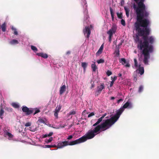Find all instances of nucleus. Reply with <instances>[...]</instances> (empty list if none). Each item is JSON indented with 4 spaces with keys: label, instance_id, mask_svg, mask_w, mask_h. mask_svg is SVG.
<instances>
[{
    "label": "nucleus",
    "instance_id": "1",
    "mask_svg": "<svg viewBox=\"0 0 159 159\" xmlns=\"http://www.w3.org/2000/svg\"><path fill=\"white\" fill-rule=\"evenodd\" d=\"M145 0H134L138 5L137 7L135 4L133 5L137 15L136 21L134 26L138 35L142 37V39H140L137 36L136 40L138 42V47H154L155 38L152 36H148L150 29L148 27L150 25V22L148 19L144 18L148 17L149 14V12L146 10Z\"/></svg>",
    "mask_w": 159,
    "mask_h": 159
},
{
    "label": "nucleus",
    "instance_id": "2",
    "mask_svg": "<svg viewBox=\"0 0 159 159\" xmlns=\"http://www.w3.org/2000/svg\"><path fill=\"white\" fill-rule=\"evenodd\" d=\"M108 129L103 122L93 129L89 130L86 134L74 141L69 142L65 141L58 144L59 148H64L67 146H72L85 142L88 139L93 138L96 135Z\"/></svg>",
    "mask_w": 159,
    "mask_h": 159
},
{
    "label": "nucleus",
    "instance_id": "3",
    "mask_svg": "<svg viewBox=\"0 0 159 159\" xmlns=\"http://www.w3.org/2000/svg\"><path fill=\"white\" fill-rule=\"evenodd\" d=\"M124 111L122 108H120L116 111V114L109 119L105 120L103 122L108 129L109 128L115 123L120 117V115Z\"/></svg>",
    "mask_w": 159,
    "mask_h": 159
},
{
    "label": "nucleus",
    "instance_id": "4",
    "mask_svg": "<svg viewBox=\"0 0 159 159\" xmlns=\"http://www.w3.org/2000/svg\"><path fill=\"white\" fill-rule=\"evenodd\" d=\"M116 27L115 26L113 25L112 26L111 29L107 32V34H108L109 35L108 39L109 41L110 42H111V38L113 36V34H115L116 33Z\"/></svg>",
    "mask_w": 159,
    "mask_h": 159
},
{
    "label": "nucleus",
    "instance_id": "5",
    "mask_svg": "<svg viewBox=\"0 0 159 159\" xmlns=\"http://www.w3.org/2000/svg\"><path fill=\"white\" fill-rule=\"evenodd\" d=\"M22 110L23 112L26 113V115H29L32 114L34 112V110L33 108H29L26 106H23Z\"/></svg>",
    "mask_w": 159,
    "mask_h": 159
},
{
    "label": "nucleus",
    "instance_id": "6",
    "mask_svg": "<svg viewBox=\"0 0 159 159\" xmlns=\"http://www.w3.org/2000/svg\"><path fill=\"white\" fill-rule=\"evenodd\" d=\"M105 88L104 84L103 83H102L99 86H98L97 87V89L95 91V96H98L100 94L103 89Z\"/></svg>",
    "mask_w": 159,
    "mask_h": 159
},
{
    "label": "nucleus",
    "instance_id": "7",
    "mask_svg": "<svg viewBox=\"0 0 159 159\" xmlns=\"http://www.w3.org/2000/svg\"><path fill=\"white\" fill-rule=\"evenodd\" d=\"M83 32L84 35L87 34L86 38H89L91 34V30L89 27L88 26H86L85 29L84 30Z\"/></svg>",
    "mask_w": 159,
    "mask_h": 159
},
{
    "label": "nucleus",
    "instance_id": "8",
    "mask_svg": "<svg viewBox=\"0 0 159 159\" xmlns=\"http://www.w3.org/2000/svg\"><path fill=\"white\" fill-rule=\"evenodd\" d=\"M132 107V104L130 102H129V100L125 103L123 106L122 107H121V108H122L123 110H124V109L127 108L128 107L129 108H131Z\"/></svg>",
    "mask_w": 159,
    "mask_h": 159
},
{
    "label": "nucleus",
    "instance_id": "9",
    "mask_svg": "<svg viewBox=\"0 0 159 159\" xmlns=\"http://www.w3.org/2000/svg\"><path fill=\"white\" fill-rule=\"evenodd\" d=\"M139 69L136 71H138V73L140 74V75H143L144 73V69L143 67L140 66V65L139 66Z\"/></svg>",
    "mask_w": 159,
    "mask_h": 159
},
{
    "label": "nucleus",
    "instance_id": "10",
    "mask_svg": "<svg viewBox=\"0 0 159 159\" xmlns=\"http://www.w3.org/2000/svg\"><path fill=\"white\" fill-rule=\"evenodd\" d=\"M66 90V86L65 85H62L60 88L59 93L60 95H62Z\"/></svg>",
    "mask_w": 159,
    "mask_h": 159
},
{
    "label": "nucleus",
    "instance_id": "11",
    "mask_svg": "<svg viewBox=\"0 0 159 159\" xmlns=\"http://www.w3.org/2000/svg\"><path fill=\"white\" fill-rule=\"evenodd\" d=\"M36 55L42 57L46 59L48 57V55L46 53H44L42 52L37 53Z\"/></svg>",
    "mask_w": 159,
    "mask_h": 159
},
{
    "label": "nucleus",
    "instance_id": "12",
    "mask_svg": "<svg viewBox=\"0 0 159 159\" xmlns=\"http://www.w3.org/2000/svg\"><path fill=\"white\" fill-rule=\"evenodd\" d=\"M63 142V141L60 142L58 143L57 144V146L55 145H45V148H57H57H59L58 147L59 146H58V144L59 143H60L62 142Z\"/></svg>",
    "mask_w": 159,
    "mask_h": 159
},
{
    "label": "nucleus",
    "instance_id": "13",
    "mask_svg": "<svg viewBox=\"0 0 159 159\" xmlns=\"http://www.w3.org/2000/svg\"><path fill=\"white\" fill-rule=\"evenodd\" d=\"M103 44H102L101 46L100 47V48L99 49V50H98V51L96 53V55L97 56H98L100 54H101V53L102 52V50L103 49Z\"/></svg>",
    "mask_w": 159,
    "mask_h": 159
},
{
    "label": "nucleus",
    "instance_id": "14",
    "mask_svg": "<svg viewBox=\"0 0 159 159\" xmlns=\"http://www.w3.org/2000/svg\"><path fill=\"white\" fill-rule=\"evenodd\" d=\"M91 67L92 71L93 72L96 71V70L98 68L97 66L96 65L95 62H94V63L91 64Z\"/></svg>",
    "mask_w": 159,
    "mask_h": 159
},
{
    "label": "nucleus",
    "instance_id": "15",
    "mask_svg": "<svg viewBox=\"0 0 159 159\" xmlns=\"http://www.w3.org/2000/svg\"><path fill=\"white\" fill-rule=\"evenodd\" d=\"M117 77L116 76H115L113 78L111 77V79L112 80L110 84V87H111L113 86L114 81L117 79Z\"/></svg>",
    "mask_w": 159,
    "mask_h": 159
},
{
    "label": "nucleus",
    "instance_id": "16",
    "mask_svg": "<svg viewBox=\"0 0 159 159\" xmlns=\"http://www.w3.org/2000/svg\"><path fill=\"white\" fill-rule=\"evenodd\" d=\"M5 134L8 136L9 138H12L13 136L11 133L7 132L6 129L4 130Z\"/></svg>",
    "mask_w": 159,
    "mask_h": 159
},
{
    "label": "nucleus",
    "instance_id": "17",
    "mask_svg": "<svg viewBox=\"0 0 159 159\" xmlns=\"http://www.w3.org/2000/svg\"><path fill=\"white\" fill-rule=\"evenodd\" d=\"M102 121V120H101V119H100V118H99L98 119V121L97 122H96L95 123H94L93 125V126H94L95 127L96 126H97L98 125H99V124L101 123V122Z\"/></svg>",
    "mask_w": 159,
    "mask_h": 159
},
{
    "label": "nucleus",
    "instance_id": "18",
    "mask_svg": "<svg viewBox=\"0 0 159 159\" xmlns=\"http://www.w3.org/2000/svg\"><path fill=\"white\" fill-rule=\"evenodd\" d=\"M110 11L111 13V16L112 20L113 21L114 20V13L113 12L112 9L111 7H110Z\"/></svg>",
    "mask_w": 159,
    "mask_h": 159
},
{
    "label": "nucleus",
    "instance_id": "19",
    "mask_svg": "<svg viewBox=\"0 0 159 159\" xmlns=\"http://www.w3.org/2000/svg\"><path fill=\"white\" fill-rule=\"evenodd\" d=\"M124 9L125 11L126 16H127V17H129V12L130 11L129 9L126 7H125Z\"/></svg>",
    "mask_w": 159,
    "mask_h": 159
},
{
    "label": "nucleus",
    "instance_id": "20",
    "mask_svg": "<svg viewBox=\"0 0 159 159\" xmlns=\"http://www.w3.org/2000/svg\"><path fill=\"white\" fill-rule=\"evenodd\" d=\"M18 41L16 39H13L10 42V43L12 45L18 44Z\"/></svg>",
    "mask_w": 159,
    "mask_h": 159
},
{
    "label": "nucleus",
    "instance_id": "21",
    "mask_svg": "<svg viewBox=\"0 0 159 159\" xmlns=\"http://www.w3.org/2000/svg\"><path fill=\"white\" fill-rule=\"evenodd\" d=\"M119 62L123 65L126 63L125 59L124 58H122L120 59Z\"/></svg>",
    "mask_w": 159,
    "mask_h": 159
},
{
    "label": "nucleus",
    "instance_id": "22",
    "mask_svg": "<svg viewBox=\"0 0 159 159\" xmlns=\"http://www.w3.org/2000/svg\"><path fill=\"white\" fill-rule=\"evenodd\" d=\"M53 134V133L52 132H51L49 133L48 134H45L43 135V138H45L47 137H50L52 136Z\"/></svg>",
    "mask_w": 159,
    "mask_h": 159
},
{
    "label": "nucleus",
    "instance_id": "23",
    "mask_svg": "<svg viewBox=\"0 0 159 159\" xmlns=\"http://www.w3.org/2000/svg\"><path fill=\"white\" fill-rule=\"evenodd\" d=\"M6 25L5 23L1 25L2 30L3 32H5L6 31Z\"/></svg>",
    "mask_w": 159,
    "mask_h": 159
},
{
    "label": "nucleus",
    "instance_id": "24",
    "mask_svg": "<svg viewBox=\"0 0 159 159\" xmlns=\"http://www.w3.org/2000/svg\"><path fill=\"white\" fill-rule=\"evenodd\" d=\"M61 108V106L59 104L57 106L55 109V111L59 112Z\"/></svg>",
    "mask_w": 159,
    "mask_h": 159
},
{
    "label": "nucleus",
    "instance_id": "25",
    "mask_svg": "<svg viewBox=\"0 0 159 159\" xmlns=\"http://www.w3.org/2000/svg\"><path fill=\"white\" fill-rule=\"evenodd\" d=\"M4 113V111L2 108H1L0 110V117L1 119H2L3 117H2V116Z\"/></svg>",
    "mask_w": 159,
    "mask_h": 159
},
{
    "label": "nucleus",
    "instance_id": "26",
    "mask_svg": "<svg viewBox=\"0 0 159 159\" xmlns=\"http://www.w3.org/2000/svg\"><path fill=\"white\" fill-rule=\"evenodd\" d=\"M31 49L35 52H36L38 51L37 48L35 46H34L33 45H31Z\"/></svg>",
    "mask_w": 159,
    "mask_h": 159
},
{
    "label": "nucleus",
    "instance_id": "27",
    "mask_svg": "<svg viewBox=\"0 0 159 159\" xmlns=\"http://www.w3.org/2000/svg\"><path fill=\"white\" fill-rule=\"evenodd\" d=\"M11 29H12V30L14 31V34L16 35H18V32H17L16 31V29L14 28V27L13 26H12L11 28Z\"/></svg>",
    "mask_w": 159,
    "mask_h": 159
},
{
    "label": "nucleus",
    "instance_id": "28",
    "mask_svg": "<svg viewBox=\"0 0 159 159\" xmlns=\"http://www.w3.org/2000/svg\"><path fill=\"white\" fill-rule=\"evenodd\" d=\"M97 62L98 64L103 63L104 62V60L102 59H100L99 60H97Z\"/></svg>",
    "mask_w": 159,
    "mask_h": 159
},
{
    "label": "nucleus",
    "instance_id": "29",
    "mask_svg": "<svg viewBox=\"0 0 159 159\" xmlns=\"http://www.w3.org/2000/svg\"><path fill=\"white\" fill-rule=\"evenodd\" d=\"M134 66L136 68H137L138 67V64L136 58H134Z\"/></svg>",
    "mask_w": 159,
    "mask_h": 159
},
{
    "label": "nucleus",
    "instance_id": "30",
    "mask_svg": "<svg viewBox=\"0 0 159 159\" xmlns=\"http://www.w3.org/2000/svg\"><path fill=\"white\" fill-rule=\"evenodd\" d=\"M82 66L84 68V69H85L87 66V64L86 62H84L82 63Z\"/></svg>",
    "mask_w": 159,
    "mask_h": 159
},
{
    "label": "nucleus",
    "instance_id": "31",
    "mask_svg": "<svg viewBox=\"0 0 159 159\" xmlns=\"http://www.w3.org/2000/svg\"><path fill=\"white\" fill-rule=\"evenodd\" d=\"M12 106L15 108H18L19 107V105L16 103H12Z\"/></svg>",
    "mask_w": 159,
    "mask_h": 159
},
{
    "label": "nucleus",
    "instance_id": "32",
    "mask_svg": "<svg viewBox=\"0 0 159 159\" xmlns=\"http://www.w3.org/2000/svg\"><path fill=\"white\" fill-rule=\"evenodd\" d=\"M53 139L52 137H50L49 139H46L45 141L47 143H48L52 141Z\"/></svg>",
    "mask_w": 159,
    "mask_h": 159
},
{
    "label": "nucleus",
    "instance_id": "33",
    "mask_svg": "<svg viewBox=\"0 0 159 159\" xmlns=\"http://www.w3.org/2000/svg\"><path fill=\"white\" fill-rule=\"evenodd\" d=\"M118 17L120 19H121L122 18V13H119L118 12L116 13Z\"/></svg>",
    "mask_w": 159,
    "mask_h": 159
},
{
    "label": "nucleus",
    "instance_id": "34",
    "mask_svg": "<svg viewBox=\"0 0 159 159\" xmlns=\"http://www.w3.org/2000/svg\"><path fill=\"white\" fill-rule=\"evenodd\" d=\"M143 90V87L142 85H140L139 88L138 92L139 93L141 92Z\"/></svg>",
    "mask_w": 159,
    "mask_h": 159
},
{
    "label": "nucleus",
    "instance_id": "35",
    "mask_svg": "<svg viewBox=\"0 0 159 159\" xmlns=\"http://www.w3.org/2000/svg\"><path fill=\"white\" fill-rule=\"evenodd\" d=\"M115 53L116 54V56L118 57L120 54V51L119 48H117L115 50Z\"/></svg>",
    "mask_w": 159,
    "mask_h": 159
},
{
    "label": "nucleus",
    "instance_id": "36",
    "mask_svg": "<svg viewBox=\"0 0 159 159\" xmlns=\"http://www.w3.org/2000/svg\"><path fill=\"white\" fill-rule=\"evenodd\" d=\"M29 129L30 131L32 132H34L36 130V128H33L32 127H30L29 128Z\"/></svg>",
    "mask_w": 159,
    "mask_h": 159
},
{
    "label": "nucleus",
    "instance_id": "37",
    "mask_svg": "<svg viewBox=\"0 0 159 159\" xmlns=\"http://www.w3.org/2000/svg\"><path fill=\"white\" fill-rule=\"evenodd\" d=\"M121 24L123 26H125V20L123 19H122L121 20Z\"/></svg>",
    "mask_w": 159,
    "mask_h": 159
},
{
    "label": "nucleus",
    "instance_id": "38",
    "mask_svg": "<svg viewBox=\"0 0 159 159\" xmlns=\"http://www.w3.org/2000/svg\"><path fill=\"white\" fill-rule=\"evenodd\" d=\"M75 114H76L75 111H73V110L70 111L69 113L70 115H75Z\"/></svg>",
    "mask_w": 159,
    "mask_h": 159
},
{
    "label": "nucleus",
    "instance_id": "39",
    "mask_svg": "<svg viewBox=\"0 0 159 159\" xmlns=\"http://www.w3.org/2000/svg\"><path fill=\"white\" fill-rule=\"evenodd\" d=\"M34 111H35V112L34 114V115L40 112V111L39 109H34Z\"/></svg>",
    "mask_w": 159,
    "mask_h": 159
},
{
    "label": "nucleus",
    "instance_id": "40",
    "mask_svg": "<svg viewBox=\"0 0 159 159\" xmlns=\"http://www.w3.org/2000/svg\"><path fill=\"white\" fill-rule=\"evenodd\" d=\"M106 74L108 76H109L110 75L112 74V72L111 71L108 70L107 71Z\"/></svg>",
    "mask_w": 159,
    "mask_h": 159
},
{
    "label": "nucleus",
    "instance_id": "41",
    "mask_svg": "<svg viewBox=\"0 0 159 159\" xmlns=\"http://www.w3.org/2000/svg\"><path fill=\"white\" fill-rule=\"evenodd\" d=\"M38 121L40 123H45V120L42 119H40Z\"/></svg>",
    "mask_w": 159,
    "mask_h": 159
},
{
    "label": "nucleus",
    "instance_id": "42",
    "mask_svg": "<svg viewBox=\"0 0 159 159\" xmlns=\"http://www.w3.org/2000/svg\"><path fill=\"white\" fill-rule=\"evenodd\" d=\"M31 123L30 122H27L25 124V126L26 127L30 126H31Z\"/></svg>",
    "mask_w": 159,
    "mask_h": 159
},
{
    "label": "nucleus",
    "instance_id": "43",
    "mask_svg": "<svg viewBox=\"0 0 159 159\" xmlns=\"http://www.w3.org/2000/svg\"><path fill=\"white\" fill-rule=\"evenodd\" d=\"M94 115V113L93 112H92L90 113L88 116V117H90L91 116H93Z\"/></svg>",
    "mask_w": 159,
    "mask_h": 159
},
{
    "label": "nucleus",
    "instance_id": "44",
    "mask_svg": "<svg viewBox=\"0 0 159 159\" xmlns=\"http://www.w3.org/2000/svg\"><path fill=\"white\" fill-rule=\"evenodd\" d=\"M58 112L55 111V112L54 113V116L56 117L57 118H58Z\"/></svg>",
    "mask_w": 159,
    "mask_h": 159
},
{
    "label": "nucleus",
    "instance_id": "45",
    "mask_svg": "<svg viewBox=\"0 0 159 159\" xmlns=\"http://www.w3.org/2000/svg\"><path fill=\"white\" fill-rule=\"evenodd\" d=\"M73 137V136L72 135H70L68 136V138H67V140H70L71 139H72Z\"/></svg>",
    "mask_w": 159,
    "mask_h": 159
},
{
    "label": "nucleus",
    "instance_id": "46",
    "mask_svg": "<svg viewBox=\"0 0 159 159\" xmlns=\"http://www.w3.org/2000/svg\"><path fill=\"white\" fill-rule=\"evenodd\" d=\"M123 101V99H120L118 100L117 101V103L119 104V103L121 102H122Z\"/></svg>",
    "mask_w": 159,
    "mask_h": 159
},
{
    "label": "nucleus",
    "instance_id": "47",
    "mask_svg": "<svg viewBox=\"0 0 159 159\" xmlns=\"http://www.w3.org/2000/svg\"><path fill=\"white\" fill-rule=\"evenodd\" d=\"M125 66L126 67H129L130 66V65L129 63H127L125 65Z\"/></svg>",
    "mask_w": 159,
    "mask_h": 159
},
{
    "label": "nucleus",
    "instance_id": "48",
    "mask_svg": "<svg viewBox=\"0 0 159 159\" xmlns=\"http://www.w3.org/2000/svg\"><path fill=\"white\" fill-rule=\"evenodd\" d=\"M71 53V52L70 51H68L66 52V54L67 55H70Z\"/></svg>",
    "mask_w": 159,
    "mask_h": 159
},
{
    "label": "nucleus",
    "instance_id": "49",
    "mask_svg": "<svg viewBox=\"0 0 159 159\" xmlns=\"http://www.w3.org/2000/svg\"><path fill=\"white\" fill-rule=\"evenodd\" d=\"M115 98V97H111L110 99L111 100H112L114 99Z\"/></svg>",
    "mask_w": 159,
    "mask_h": 159
},
{
    "label": "nucleus",
    "instance_id": "50",
    "mask_svg": "<svg viewBox=\"0 0 159 159\" xmlns=\"http://www.w3.org/2000/svg\"><path fill=\"white\" fill-rule=\"evenodd\" d=\"M104 117L103 115L100 117V119H101V120H102L104 118Z\"/></svg>",
    "mask_w": 159,
    "mask_h": 159
},
{
    "label": "nucleus",
    "instance_id": "51",
    "mask_svg": "<svg viewBox=\"0 0 159 159\" xmlns=\"http://www.w3.org/2000/svg\"><path fill=\"white\" fill-rule=\"evenodd\" d=\"M94 87V85L93 84H92L90 87L91 89H92Z\"/></svg>",
    "mask_w": 159,
    "mask_h": 159
},
{
    "label": "nucleus",
    "instance_id": "52",
    "mask_svg": "<svg viewBox=\"0 0 159 159\" xmlns=\"http://www.w3.org/2000/svg\"><path fill=\"white\" fill-rule=\"evenodd\" d=\"M118 75L119 76V77H121V76H122V74L121 73H119L118 74Z\"/></svg>",
    "mask_w": 159,
    "mask_h": 159
},
{
    "label": "nucleus",
    "instance_id": "53",
    "mask_svg": "<svg viewBox=\"0 0 159 159\" xmlns=\"http://www.w3.org/2000/svg\"><path fill=\"white\" fill-rule=\"evenodd\" d=\"M107 114L106 113H105L103 115V116H104V117H105L106 116Z\"/></svg>",
    "mask_w": 159,
    "mask_h": 159
},
{
    "label": "nucleus",
    "instance_id": "54",
    "mask_svg": "<svg viewBox=\"0 0 159 159\" xmlns=\"http://www.w3.org/2000/svg\"><path fill=\"white\" fill-rule=\"evenodd\" d=\"M90 27H91V28H93V26L92 25H90Z\"/></svg>",
    "mask_w": 159,
    "mask_h": 159
},
{
    "label": "nucleus",
    "instance_id": "55",
    "mask_svg": "<svg viewBox=\"0 0 159 159\" xmlns=\"http://www.w3.org/2000/svg\"><path fill=\"white\" fill-rule=\"evenodd\" d=\"M10 111H12V108L10 109Z\"/></svg>",
    "mask_w": 159,
    "mask_h": 159
},
{
    "label": "nucleus",
    "instance_id": "56",
    "mask_svg": "<svg viewBox=\"0 0 159 159\" xmlns=\"http://www.w3.org/2000/svg\"><path fill=\"white\" fill-rule=\"evenodd\" d=\"M135 52V53H136V51H135V52Z\"/></svg>",
    "mask_w": 159,
    "mask_h": 159
}]
</instances>
